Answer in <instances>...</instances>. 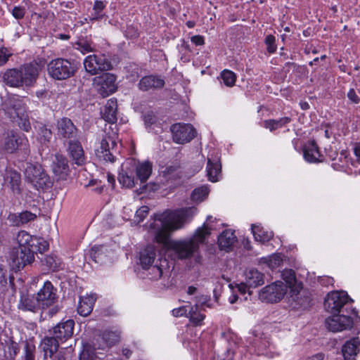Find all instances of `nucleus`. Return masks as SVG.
I'll return each mask as SVG.
<instances>
[{
    "label": "nucleus",
    "instance_id": "58",
    "mask_svg": "<svg viewBox=\"0 0 360 360\" xmlns=\"http://www.w3.org/2000/svg\"><path fill=\"white\" fill-rule=\"evenodd\" d=\"M9 54L6 49H0V66L4 65L8 60Z\"/></svg>",
    "mask_w": 360,
    "mask_h": 360
},
{
    "label": "nucleus",
    "instance_id": "4",
    "mask_svg": "<svg viewBox=\"0 0 360 360\" xmlns=\"http://www.w3.org/2000/svg\"><path fill=\"white\" fill-rule=\"evenodd\" d=\"M0 150L4 153L12 154L17 151H22L25 155H28L29 141L24 134L11 131L2 139Z\"/></svg>",
    "mask_w": 360,
    "mask_h": 360
},
{
    "label": "nucleus",
    "instance_id": "40",
    "mask_svg": "<svg viewBox=\"0 0 360 360\" xmlns=\"http://www.w3.org/2000/svg\"><path fill=\"white\" fill-rule=\"evenodd\" d=\"M290 120V118L288 117H284L279 120H267L264 122V127L273 131L288 124Z\"/></svg>",
    "mask_w": 360,
    "mask_h": 360
},
{
    "label": "nucleus",
    "instance_id": "50",
    "mask_svg": "<svg viewBox=\"0 0 360 360\" xmlns=\"http://www.w3.org/2000/svg\"><path fill=\"white\" fill-rule=\"evenodd\" d=\"M39 134L40 140L44 142H49L52 137V131L46 126H42L39 128Z\"/></svg>",
    "mask_w": 360,
    "mask_h": 360
},
{
    "label": "nucleus",
    "instance_id": "21",
    "mask_svg": "<svg viewBox=\"0 0 360 360\" xmlns=\"http://www.w3.org/2000/svg\"><path fill=\"white\" fill-rule=\"evenodd\" d=\"M360 340L353 338L347 341L342 347V353L345 360H356L360 351Z\"/></svg>",
    "mask_w": 360,
    "mask_h": 360
},
{
    "label": "nucleus",
    "instance_id": "64",
    "mask_svg": "<svg viewBox=\"0 0 360 360\" xmlns=\"http://www.w3.org/2000/svg\"><path fill=\"white\" fill-rule=\"evenodd\" d=\"M248 284L247 283H241L240 284L237 285V288L239 292H240L242 294H245L247 292Z\"/></svg>",
    "mask_w": 360,
    "mask_h": 360
},
{
    "label": "nucleus",
    "instance_id": "63",
    "mask_svg": "<svg viewBox=\"0 0 360 360\" xmlns=\"http://www.w3.org/2000/svg\"><path fill=\"white\" fill-rule=\"evenodd\" d=\"M8 349H9V358L13 359L18 352L17 345L15 344H11L8 347Z\"/></svg>",
    "mask_w": 360,
    "mask_h": 360
},
{
    "label": "nucleus",
    "instance_id": "42",
    "mask_svg": "<svg viewBox=\"0 0 360 360\" xmlns=\"http://www.w3.org/2000/svg\"><path fill=\"white\" fill-rule=\"evenodd\" d=\"M281 276L285 282L284 285L287 286V289L292 288L296 282L294 271L292 269H285L282 271Z\"/></svg>",
    "mask_w": 360,
    "mask_h": 360
},
{
    "label": "nucleus",
    "instance_id": "1",
    "mask_svg": "<svg viewBox=\"0 0 360 360\" xmlns=\"http://www.w3.org/2000/svg\"><path fill=\"white\" fill-rule=\"evenodd\" d=\"M195 213L194 207H186L176 210H166L162 214L155 215V219L149 226L150 231L155 235V239L158 243L166 245L169 243V248L174 251L179 259L189 258L204 243L210 236V231L205 226L198 229L193 237L189 239L174 240L169 242L171 232L179 230L184 224L191 219Z\"/></svg>",
    "mask_w": 360,
    "mask_h": 360
},
{
    "label": "nucleus",
    "instance_id": "11",
    "mask_svg": "<svg viewBox=\"0 0 360 360\" xmlns=\"http://www.w3.org/2000/svg\"><path fill=\"white\" fill-rule=\"evenodd\" d=\"M349 300L348 295L344 292H333L328 295L324 302L326 309L330 313L340 312Z\"/></svg>",
    "mask_w": 360,
    "mask_h": 360
},
{
    "label": "nucleus",
    "instance_id": "31",
    "mask_svg": "<svg viewBox=\"0 0 360 360\" xmlns=\"http://www.w3.org/2000/svg\"><path fill=\"white\" fill-rule=\"evenodd\" d=\"M4 82L13 87L23 85L22 75L19 70L12 69L6 71L4 75Z\"/></svg>",
    "mask_w": 360,
    "mask_h": 360
},
{
    "label": "nucleus",
    "instance_id": "41",
    "mask_svg": "<svg viewBox=\"0 0 360 360\" xmlns=\"http://www.w3.org/2000/svg\"><path fill=\"white\" fill-rule=\"evenodd\" d=\"M205 316L198 311V306L195 304L194 307H191L188 311V318L191 323L195 326H200L202 324Z\"/></svg>",
    "mask_w": 360,
    "mask_h": 360
},
{
    "label": "nucleus",
    "instance_id": "51",
    "mask_svg": "<svg viewBox=\"0 0 360 360\" xmlns=\"http://www.w3.org/2000/svg\"><path fill=\"white\" fill-rule=\"evenodd\" d=\"M105 4L101 1H96L94 4V11L95 12V15L93 17V20H98L102 18V15L100 13L104 9Z\"/></svg>",
    "mask_w": 360,
    "mask_h": 360
},
{
    "label": "nucleus",
    "instance_id": "47",
    "mask_svg": "<svg viewBox=\"0 0 360 360\" xmlns=\"http://www.w3.org/2000/svg\"><path fill=\"white\" fill-rule=\"evenodd\" d=\"M163 176L167 180H174L179 178V172L175 167H168L162 172Z\"/></svg>",
    "mask_w": 360,
    "mask_h": 360
},
{
    "label": "nucleus",
    "instance_id": "13",
    "mask_svg": "<svg viewBox=\"0 0 360 360\" xmlns=\"http://www.w3.org/2000/svg\"><path fill=\"white\" fill-rule=\"evenodd\" d=\"M56 291L51 281H47L44 283L43 287L36 295L41 310L54 304L57 300Z\"/></svg>",
    "mask_w": 360,
    "mask_h": 360
},
{
    "label": "nucleus",
    "instance_id": "20",
    "mask_svg": "<svg viewBox=\"0 0 360 360\" xmlns=\"http://www.w3.org/2000/svg\"><path fill=\"white\" fill-rule=\"evenodd\" d=\"M34 253L29 252L28 250H22L19 248L12 255L11 259L13 265L20 270L24 268L26 265L31 264L34 259Z\"/></svg>",
    "mask_w": 360,
    "mask_h": 360
},
{
    "label": "nucleus",
    "instance_id": "6",
    "mask_svg": "<svg viewBox=\"0 0 360 360\" xmlns=\"http://www.w3.org/2000/svg\"><path fill=\"white\" fill-rule=\"evenodd\" d=\"M19 248L32 253H42L49 249V243L44 238L32 236L26 231H20L16 237Z\"/></svg>",
    "mask_w": 360,
    "mask_h": 360
},
{
    "label": "nucleus",
    "instance_id": "26",
    "mask_svg": "<svg viewBox=\"0 0 360 360\" xmlns=\"http://www.w3.org/2000/svg\"><path fill=\"white\" fill-rule=\"evenodd\" d=\"M18 308L23 311L37 312L41 310L36 296L23 295L21 297Z\"/></svg>",
    "mask_w": 360,
    "mask_h": 360
},
{
    "label": "nucleus",
    "instance_id": "56",
    "mask_svg": "<svg viewBox=\"0 0 360 360\" xmlns=\"http://www.w3.org/2000/svg\"><path fill=\"white\" fill-rule=\"evenodd\" d=\"M94 354L88 349H84L79 355V360H94Z\"/></svg>",
    "mask_w": 360,
    "mask_h": 360
},
{
    "label": "nucleus",
    "instance_id": "10",
    "mask_svg": "<svg viewBox=\"0 0 360 360\" xmlns=\"http://www.w3.org/2000/svg\"><path fill=\"white\" fill-rule=\"evenodd\" d=\"M116 78L115 75L105 73L101 76L95 77L93 84L96 91L103 96L107 97L113 94L116 90Z\"/></svg>",
    "mask_w": 360,
    "mask_h": 360
},
{
    "label": "nucleus",
    "instance_id": "52",
    "mask_svg": "<svg viewBox=\"0 0 360 360\" xmlns=\"http://www.w3.org/2000/svg\"><path fill=\"white\" fill-rule=\"evenodd\" d=\"M26 13L25 8L22 6H16L12 9L11 14L16 20H21Z\"/></svg>",
    "mask_w": 360,
    "mask_h": 360
},
{
    "label": "nucleus",
    "instance_id": "30",
    "mask_svg": "<svg viewBox=\"0 0 360 360\" xmlns=\"http://www.w3.org/2000/svg\"><path fill=\"white\" fill-rule=\"evenodd\" d=\"M236 241V237L233 231L226 230L218 238V245L220 249L229 251Z\"/></svg>",
    "mask_w": 360,
    "mask_h": 360
},
{
    "label": "nucleus",
    "instance_id": "16",
    "mask_svg": "<svg viewBox=\"0 0 360 360\" xmlns=\"http://www.w3.org/2000/svg\"><path fill=\"white\" fill-rule=\"evenodd\" d=\"M74 327L75 322L72 319L61 321L53 328V335L58 341L64 342L72 336Z\"/></svg>",
    "mask_w": 360,
    "mask_h": 360
},
{
    "label": "nucleus",
    "instance_id": "60",
    "mask_svg": "<svg viewBox=\"0 0 360 360\" xmlns=\"http://www.w3.org/2000/svg\"><path fill=\"white\" fill-rule=\"evenodd\" d=\"M52 360H68L66 354L63 351H58L52 356H50Z\"/></svg>",
    "mask_w": 360,
    "mask_h": 360
},
{
    "label": "nucleus",
    "instance_id": "7",
    "mask_svg": "<svg viewBox=\"0 0 360 360\" xmlns=\"http://www.w3.org/2000/svg\"><path fill=\"white\" fill-rule=\"evenodd\" d=\"M83 63L86 71L91 75L112 68L110 60L103 53L89 55L84 58Z\"/></svg>",
    "mask_w": 360,
    "mask_h": 360
},
{
    "label": "nucleus",
    "instance_id": "45",
    "mask_svg": "<svg viewBox=\"0 0 360 360\" xmlns=\"http://www.w3.org/2000/svg\"><path fill=\"white\" fill-rule=\"evenodd\" d=\"M221 77L224 81V83L227 86H233L236 80V74L229 70H224L221 73Z\"/></svg>",
    "mask_w": 360,
    "mask_h": 360
},
{
    "label": "nucleus",
    "instance_id": "55",
    "mask_svg": "<svg viewBox=\"0 0 360 360\" xmlns=\"http://www.w3.org/2000/svg\"><path fill=\"white\" fill-rule=\"evenodd\" d=\"M281 262L282 259L277 255H271L268 259V264L271 269L278 266Z\"/></svg>",
    "mask_w": 360,
    "mask_h": 360
},
{
    "label": "nucleus",
    "instance_id": "12",
    "mask_svg": "<svg viewBox=\"0 0 360 360\" xmlns=\"http://www.w3.org/2000/svg\"><path fill=\"white\" fill-rule=\"evenodd\" d=\"M326 327L333 333L351 329L353 326V319L349 315L334 314L328 317L325 321Z\"/></svg>",
    "mask_w": 360,
    "mask_h": 360
},
{
    "label": "nucleus",
    "instance_id": "57",
    "mask_svg": "<svg viewBox=\"0 0 360 360\" xmlns=\"http://www.w3.org/2000/svg\"><path fill=\"white\" fill-rule=\"evenodd\" d=\"M347 98L349 100L353 103L358 104L360 103V98L356 94L355 90L354 89H350L347 92Z\"/></svg>",
    "mask_w": 360,
    "mask_h": 360
},
{
    "label": "nucleus",
    "instance_id": "14",
    "mask_svg": "<svg viewBox=\"0 0 360 360\" xmlns=\"http://www.w3.org/2000/svg\"><path fill=\"white\" fill-rule=\"evenodd\" d=\"M57 135L59 139L72 140L77 139L78 130L72 120L68 117L59 119L56 123Z\"/></svg>",
    "mask_w": 360,
    "mask_h": 360
},
{
    "label": "nucleus",
    "instance_id": "46",
    "mask_svg": "<svg viewBox=\"0 0 360 360\" xmlns=\"http://www.w3.org/2000/svg\"><path fill=\"white\" fill-rule=\"evenodd\" d=\"M118 180L119 182L124 187L131 188L134 186V177L131 175H129L125 172L120 173Z\"/></svg>",
    "mask_w": 360,
    "mask_h": 360
},
{
    "label": "nucleus",
    "instance_id": "43",
    "mask_svg": "<svg viewBox=\"0 0 360 360\" xmlns=\"http://www.w3.org/2000/svg\"><path fill=\"white\" fill-rule=\"evenodd\" d=\"M102 338L108 346H111L119 341L120 333L117 331L105 330L103 333Z\"/></svg>",
    "mask_w": 360,
    "mask_h": 360
},
{
    "label": "nucleus",
    "instance_id": "34",
    "mask_svg": "<svg viewBox=\"0 0 360 360\" xmlns=\"http://www.w3.org/2000/svg\"><path fill=\"white\" fill-rule=\"evenodd\" d=\"M153 169V165L149 161L139 163L136 167L137 178L141 182H146L150 177Z\"/></svg>",
    "mask_w": 360,
    "mask_h": 360
},
{
    "label": "nucleus",
    "instance_id": "49",
    "mask_svg": "<svg viewBox=\"0 0 360 360\" xmlns=\"http://www.w3.org/2000/svg\"><path fill=\"white\" fill-rule=\"evenodd\" d=\"M103 246L94 247L90 251V256L96 263L101 262L103 260Z\"/></svg>",
    "mask_w": 360,
    "mask_h": 360
},
{
    "label": "nucleus",
    "instance_id": "15",
    "mask_svg": "<svg viewBox=\"0 0 360 360\" xmlns=\"http://www.w3.org/2000/svg\"><path fill=\"white\" fill-rule=\"evenodd\" d=\"M115 145L116 143L111 136L108 135L103 136L99 146L95 150L96 156L105 161L113 162L115 158L111 153L110 149H112Z\"/></svg>",
    "mask_w": 360,
    "mask_h": 360
},
{
    "label": "nucleus",
    "instance_id": "24",
    "mask_svg": "<svg viewBox=\"0 0 360 360\" xmlns=\"http://www.w3.org/2000/svg\"><path fill=\"white\" fill-rule=\"evenodd\" d=\"M304 158L307 162L311 163L323 161V156L314 141H309L305 146L304 148Z\"/></svg>",
    "mask_w": 360,
    "mask_h": 360
},
{
    "label": "nucleus",
    "instance_id": "23",
    "mask_svg": "<svg viewBox=\"0 0 360 360\" xmlns=\"http://www.w3.org/2000/svg\"><path fill=\"white\" fill-rule=\"evenodd\" d=\"M22 75L23 84L30 86L36 79L39 73V68L37 64H26L20 68Z\"/></svg>",
    "mask_w": 360,
    "mask_h": 360
},
{
    "label": "nucleus",
    "instance_id": "32",
    "mask_svg": "<svg viewBox=\"0 0 360 360\" xmlns=\"http://www.w3.org/2000/svg\"><path fill=\"white\" fill-rule=\"evenodd\" d=\"M245 281L249 287L256 288L264 284V274L257 269H250L245 273Z\"/></svg>",
    "mask_w": 360,
    "mask_h": 360
},
{
    "label": "nucleus",
    "instance_id": "38",
    "mask_svg": "<svg viewBox=\"0 0 360 360\" xmlns=\"http://www.w3.org/2000/svg\"><path fill=\"white\" fill-rule=\"evenodd\" d=\"M75 48L84 55L90 52H94L96 50L93 42L84 38L79 39L75 43Z\"/></svg>",
    "mask_w": 360,
    "mask_h": 360
},
{
    "label": "nucleus",
    "instance_id": "25",
    "mask_svg": "<svg viewBox=\"0 0 360 360\" xmlns=\"http://www.w3.org/2000/svg\"><path fill=\"white\" fill-rule=\"evenodd\" d=\"M165 85V81L160 77L150 75L143 77L139 84V89L142 91L160 89Z\"/></svg>",
    "mask_w": 360,
    "mask_h": 360
},
{
    "label": "nucleus",
    "instance_id": "44",
    "mask_svg": "<svg viewBox=\"0 0 360 360\" xmlns=\"http://www.w3.org/2000/svg\"><path fill=\"white\" fill-rule=\"evenodd\" d=\"M209 193V189L206 186H202L195 188L191 195V198L195 201H202Z\"/></svg>",
    "mask_w": 360,
    "mask_h": 360
},
{
    "label": "nucleus",
    "instance_id": "48",
    "mask_svg": "<svg viewBox=\"0 0 360 360\" xmlns=\"http://www.w3.org/2000/svg\"><path fill=\"white\" fill-rule=\"evenodd\" d=\"M264 43L266 46V50L269 53H274L277 49L276 44V38L271 34H269L266 37Z\"/></svg>",
    "mask_w": 360,
    "mask_h": 360
},
{
    "label": "nucleus",
    "instance_id": "5",
    "mask_svg": "<svg viewBox=\"0 0 360 360\" xmlns=\"http://www.w3.org/2000/svg\"><path fill=\"white\" fill-rule=\"evenodd\" d=\"M48 74L53 79L63 80L75 74L77 67L74 63L62 58L51 60L47 65Z\"/></svg>",
    "mask_w": 360,
    "mask_h": 360
},
{
    "label": "nucleus",
    "instance_id": "37",
    "mask_svg": "<svg viewBox=\"0 0 360 360\" xmlns=\"http://www.w3.org/2000/svg\"><path fill=\"white\" fill-rule=\"evenodd\" d=\"M252 232L256 240L264 243L269 241L273 237L271 232L265 231L262 227L252 225Z\"/></svg>",
    "mask_w": 360,
    "mask_h": 360
},
{
    "label": "nucleus",
    "instance_id": "36",
    "mask_svg": "<svg viewBox=\"0 0 360 360\" xmlns=\"http://www.w3.org/2000/svg\"><path fill=\"white\" fill-rule=\"evenodd\" d=\"M37 348L33 340H27L23 342L22 360H35Z\"/></svg>",
    "mask_w": 360,
    "mask_h": 360
},
{
    "label": "nucleus",
    "instance_id": "28",
    "mask_svg": "<svg viewBox=\"0 0 360 360\" xmlns=\"http://www.w3.org/2000/svg\"><path fill=\"white\" fill-rule=\"evenodd\" d=\"M59 341L53 337H45L41 340V347L44 352V359L52 356L54 354L58 352L59 347Z\"/></svg>",
    "mask_w": 360,
    "mask_h": 360
},
{
    "label": "nucleus",
    "instance_id": "29",
    "mask_svg": "<svg viewBox=\"0 0 360 360\" xmlns=\"http://www.w3.org/2000/svg\"><path fill=\"white\" fill-rule=\"evenodd\" d=\"M117 101L113 98L109 99L102 111L103 118L110 122L114 123L117 121Z\"/></svg>",
    "mask_w": 360,
    "mask_h": 360
},
{
    "label": "nucleus",
    "instance_id": "62",
    "mask_svg": "<svg viewBox=\"0 0 360 360\" xmlns=\"http://www.w3.org/2000/svg\"><path fill=\"white\" fill-rule=\"evenodd\" d=\"M320 283L323 285H333L334 283V279L332 277L326 276L320 280Z\"/></svg>",
    "mask_w": 360,
    "mask_h": 360
},
{
    "label": "nucleus",
    "instance_id": "54",
    "mask_svg": "<svg viewBox=\"0 0 360 360\" xmlns=\"http://www.w3.org/2000/svg\"><path fill=\"white\" fill-rule=\"evenodd\" d=\"M188 309H187V307L183 306L178 308H175L172 311V314L175 317H180L185 316L188 317Z\"/></svg>",
    "mask_w": 360,
    "mask_h": 360
},
{
    "label": "nucleus",
    "instance_id": "53",
    "mask_svg": "<svg viewBox=\"0 0 360 360\" xmlns=\"http://www.w3.org/2000/svg\"><path fill=\"white\" fill-rule=\"evenodd\" d=\"M148 212L149 208L147 206H142L137 210L135 217L138 223L142 221L147 217Z\"/></svg>",
    "mask_w": 360,
    "mask_h": 360
},
{
    "label": "nucleus",
    "instance_id": "8",
    "mask_svg": "<svg viewBox=\"0 0 360 360\" xmlns=\"http://www.w3.org/2000/svg\"><path fill=\"white\" fill-rule=\"evenodd\" d=\"M287 292V286L282 281H276L263 288L259 292V299L266 302L276 303L281 301Z\"/></svg>",
    "mask_w": 360,
    "mask_h": 360
},
{
    "label": "nucleus",
    "instance_id": "22",
    "mask_svg": "<svg viewBox=\"0 0 360 360\" xmlns=\"http://www.w3.org/2000/svg\"><path fill=\"white\" fill-rule=\"evenodd\" d=\"M37 215L30 211H24L20 213L10 214L8 220L13 226H21L30 221H33Z\"/></svg>",
    "mask_w": 360,
    "mask_h": 360
},
{
    "label": "nucleus",
    "instance_id": "39",
    "mask_svg": "<svg viewBox=\"0 0 360 360\" xmlns=\"http://www.w3.org/2000/svg\"><path fill=\"white\" fill-rule=\"evenodd\" d=\"M146 271V276L150 280H158L163 275V269L162 264H150L146 268H143Z\"/></svg>",
    "mask_w": 360,
    "mask_h": 360
},
{
    "label": "nucleus",
    "instance_id": "17",
    "mask_svg": "<svg viewBox=\"0 0 360 360\" xmlns=\"http://www.w3.org/2000/svg\"><path fill=\"white\" fill-rule=\"evenodd\" d=\"M4 184L11 190L13 194L21 193V175L12 168H6L4 174Z\"/></svg>",
    "mask_w": 360,
    "mask_h": 360
},
{
    "label": "nucleus",
    "instance_id": "61",
    "mask_svg": "<svg viewBox=\"0 0 360 360\" xmlns=\"http://www.w3.org/2000/svg\"><path fill=\"white\" fill-rule=\"evenodd\" d=\"M191 41L196 46L203 45L205 43L203 37L200 35H195L191 37Z\"/></svg>",
    "mask_w": 360,
    "mask_h": 360
},
{
    "label": "nucleus",
    "instance_id": "33",
    "mask_svg": "<svg viewBox=\"0 0 360 360\" xmlns=\"http://www.w3.org/2000/svg\"><path fill=\"white\" fill-rule=\"evenodd\" d=\"M155 250L154 247L149 245L140 252L139 261L142 268H146L153 264L155 259Z\"/></svg>",
    "mask_w": 360,
    "mask_h": 360
},
{
    "label": "nucleus",
    "instance_id": "2",
    "mask_svg": "<svg viewBox=\"0 0 360 360\" xmlns=\"http://www.w3.org/2000/svg\"><path fill=\"white\" fill-rule=\"evenodd\" d=\"M25 180L36 189H44L51 187L52 182L46 171L38 163L27 162L25 168Z\"/></svg>",
    "mask_w": 360,
    "mask_h": 360
},
{
    "label": "nucleus",
    "instance_id": "27",
    "mask_svg": "<svg viewBox=\"0 0 360 360\" xmlns=\"http://www.w3.org/2000/svg\"><path fill=\"white\" fill-rule=\"evenodd\" d=\"M96 301V297L90 295L79 298L77 312L82 316H87L91 314Z\"/></svg>",
    "mask_w": 360,
    "mask_h": 360
},
{
    "label": "nucleus",
    "instance_id": "35",
    "mask_svg": "<svg viewBox=\"0 0 360 360\" xmlns=\"http://www.w3.org/2000/svg\"><path fill=\"white\" fill-rule=\"evenodd\" d=\"M207 176L210 181L216 182L219 180V176L221 173V165L218 160H207Z\"/></svg>",
    "mask_w": 360,
    "mask_h": 360
},
{
    "label": "nucleus",
    "instance_id": "59",
    "mask_svg": "<svg viewBox=\"0 0 360 360\" xmlns=\"http://www.w3.org/2000/svg\"><path fill=\"white\" fill-rule=\"evenodd\" d=\"M217 219L215 218H213L212 216H207L206 221L203 224L202 227H200L199 229H202L204 226H206V228L210 231V234L211 233V230L212 229V224Z\"/></svg>",
    "mask_w": 360,
    "mask_h": 360
},
{
    "label": "nucleus",
    "instance_id": "19",
    "mask_svg": "<svg viewBox=\"0 0 360 360\" xmlns=\"http://www.w3.org/2000/svg\"><path fill=\"white\" fill-rule=\"evenodd\" d=\"M52 171L59 179H65L70 173L67 158L61 154H56L52 164Z\"/></svg>",
    "mask_w": 360,
    "mask_h": 360
},
{
    "label": "nucleus",
    "instance_id": "18",
    "mask_svg": "<svg viewBox=\"0 0 360 360\" xmlns=\"http://www.w3.org/2000/svg\"><path fill=\"white\" fill-rule=\"evenodd\" d=\"M68 153L72 162L77 165H82L86 162L84 151L81 143L76 139L68 142Z\"/></svg>",
    "mask_w": 360,
    "mask_h": 360
},
{
    "label": "nucleus",
    "instance_id": "9",
    "mask_svg": "<svg viewBox=\"0 0 360 360\" xmlns=\"http://www.w3.org/2000/svg\"><path fill=\"white\" fill-rule=\"evenodd\" d=\"M170 129L174 142L179 144L190 142L196 135L195 128L190 124L176 123Z\"/></svg>",
    "mask_w": 360,
    "mask_h": 360
},
{
    "label": "nucleus",
    "instance_id": "3",
    "mask_svg": "<svg viewBox=\"0 0 360 360\" xmlns=\"http://www.w3.org/2000/svg\"><path fill=\"white\" fill-rule=\"evenodd\" d=\"M8 113L13 122L24 131H29L31 129L29 115L24 98H13L9 101Z\"/></svg>",
    "mask_w": 360,
    "mask_h": 360
}]
</instances>
